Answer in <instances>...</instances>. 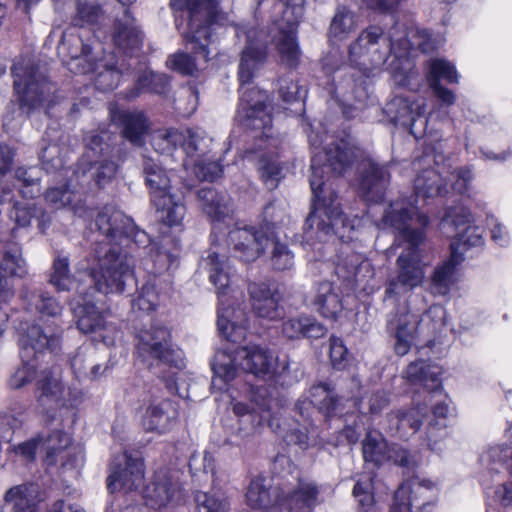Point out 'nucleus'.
<instances>
[{"instance_id": "1", "label": "nucleus", "mask_w": 512, "mask_h": 512, "mask_svg": "<svg viewBox=\"0 0 512 512\" xmlns=\"http://www.w3.org/2000/svg\"><path fill=\"white\" fill-rule=\"evenodd\" d=\"M358 156L359 149L350 139H339L312 157L310 186L313 204L304 224L308 241L325 242L333 236L341 240L350 239L349 232L353 226L340 209L328 170L334 175H343L352 168Z\"/></svg>"}, {"instance_id": "2", "label": "nucleus", "mask_w": 512, "mask_h": 512, "mask_svg": "<svg viewBox=\"0 0 512 512\" xmlns=\"http://www.w3.org/2000/svg\"><path fill=\"white\" fill-rule=\"evenodd\" d=\"M96 226L109 242L96 243L93 251L98 268H92L89 275L98 292L122 293L127 280L132 279L133 260L119 245L134 243L146 248L151 239L145 231L136 227L130 217L111 206L104 207L98 213Z\"/></svg>"}, {"instance_id": "3", "label": "nucleus", "mask_w": 512, "mask_h": 512, "mask_svg": "<svg viewBox=\"0 0 512 512\" xmlns=\"http://www.w3.org/2000/svg\"><path fill=\"white\" fill-rule=\"evenodd\" d=\"M382 224L398 231L399 237L408 244L396 260L397 274L389 281L385 291L389 297L401 296L420 286L425 278L419 247L425 241L429 218L419 213L412 203L401 199L388 206Z\"/></svg>"}, {"instance_id": "4", "label": "nucleus", "mask_w": 512, "mask_h": 512, "mask_svg": "<svg viewBox=\"0 0 512 512\" xmlns=\"http://www.w3.org/2000/svg\"><path fill=\"white\" fill-rule=\"evenodd\" d=\"M415 47L423 53L435 49L429 33L425 30L406 33L402 26L396 24L390 29L388 37H385L381 27L369 26L350 45L349 55L354 62L367 57L368 64L377 67L383 64L391 53L400 57Z\"/></svg>"}, {"instance_id": "5", "label": "nucleus", "mask_w": 512, "mask_h": 512, "mask_svg": "<svg viewBox=\"0 0 512 512\" xmlns=\"http://www.w3.org/2000/svg\"><path fill=\"white\" fill-rule=\"evenodd\" d=\"M171 6L187 13L184 40L192 49H200L203 58L211 54L210 45L218 29L232 28L236 37H239L240 26L232 15L220 8L219 0H171Z\"/></svg>"}, {"instance_id": "6", "label": "nucleus", "mask_w": 512, "mask_h": 512, "mask_svg": "<svg viewBox=\"0 0 512 512\" xmlns=\"http://www.w3.org/2000/svg\"><path fill=\"white\" fill-rule=\"evenodd\" d=\"M61 49L70 56V70L86 74L95 73L96 88L101 91L113 90L117 87L122 69L113 53L100 56L103 52L101 44L94 38L84 40L83 36L65 32L61 40Z\"/></svg>"}, {"instance_id": "7", "label": "nucleus", "mask_w": 512, "mask_h": 512, "mask_svg": "<svg viewBox=\"0 0 512 512\" xmlns=\"http://www.w3.org/2000/svg\"><path fill=\"white\" fill-rule=\"evenodd\" d=\"M11 70L14 91L23 112L30 114L55 102V85L39 66L22 61L15 63Z\"/></svg>"}, {"instance_id": "8", "label": "nucleus", "mask_w": 512, "mask_h": 512, "mask_svg": "<svg viewBox=\"0 0 512 512\" xmlns=\"http://www.w3.org/2000/svg\"><path fill=\"white\" fill-rule=\"evenodd\" d=\"M136 351L143 361L156 360L180 368L182 354L172 343L170 330L161 324H151L136 334Z\"/></svg>"}, {"instance_id": "9", "label": "nucleus", "mask_w": 512, "mask_h": 512, "mask_svg": "<svg viewBox=\"0 0 512 512\" xmlns=\"http://www.w3.org/2000/svg\"><path fill=\"white\" fill-rule=\"evenodd\" d=\"M144 464L138 453L123 452L110 465L107 488L111 493L132 491L143 484Z\"/></svg>"}, {"instance_id": "10", "label": "nucleus", "mask_w": 512, "mask_h": 512, "mask_svg": "<svg viewBox=\"0 0 512 512\" xmlns=\"http://www.w3.org/2000/svg\"><path fill=\"white\" fill-rule=\"evenodd\" d=\"M246 38V47L241 53L238 80L243 87L250 84L255 73L260 69L266 60L267 34L263 29L240 27L239 35Z\"/></svg>"}, {"instance_id": "11", "label": "nucleus", "mask_w": 512, "mask_h": 512, "mask_svg": "<svg viewBox=\"0 0 512 512\" xmlns=\"http://www.w3.org/2000/svg\"><path fill=\"white\" fill-rule=\"evenodd\" d=\"M240 103L238 117L242 125L248 129L261 130V135H266L265 130L271 126L272 118L266 111L267 94L258 88H247L240 85Z\"/></svg>"}, {"instance_id": "12", "label": "nucleus", "mask_w": 512, "mask_h": 512, "mask_svg": "<svg viewBox=\"0 0 512 512\" xmlns=\"http://www.w3.org/2000/svg\"><path fill=\"white\" fill-rule=\"evenodd\" d=\"M270 232L252 226L233 227L227 236V245L233 255L245 262L256 260L265 251Z\"/></svg>"}, {"instance_id": "13", "label": "nucleus", "mask_w": 512, "mask_h": 512, "mask_svg": "<svg viewBox=\"0 0 512 512\" xmlns=\"http://www.w3.org/2000/svg\"><path fill=\"white\" fill-rule=\"evenodd\" d=\"M433 489L430 481L412 477L403 482L394 493L390 512H418L429 501Z\"/></svg>"}, {"instance_id": "14", "label": "nucleus", "mask_w": 512, "mask_h": 512, "mask_svg": "<svg viewBox=\"0 0 512 512\" xmlns=\"http://www.w3.org/2000/svg\"><path fill=\"white\" fill-rule=\"evenodd\" d=\"M41 447L46 452L45 461L49 465L60 462L64 467H77L83 459L79 449L70 447V437L62 430H54L46 435H39Z\"/></svg>"}, {"instance_id": "15", "label": "nucleus", "mask_w": 512, "mask_h": 512, "mask_svg": "<svg viewBox=\"0 0 512 512\" xmlns=\"http://www.w3.org/2000/svg\"><path fill=\"white\" fill-rule=\"evenodd\" d=\"M390 183L388 166L368 160L362 167L359 176V195L367 202L377 203L384 199Z\"/></svg>"}, {"instance_id": "16", "label": "nucleus", "mask_w": 512, "mask_h": 512, "mask_svg": "<svg viewBox=\"0 0 512 512\" xmlns=\"http://www.w3.org/2000/svg\"><path fill=\"white\" fill-rule=\"evenodd\" d=\"M248 293L253 312L258 317L276 320L283 316L284 309L280 305L282 296L276 286L266 282H254L249 284Z\"/></svg>"}, {"instance_id": "17", "label": "nucleus", "mask_w": 512, "mask_h": 512, "mask_svg": "<svg viewBox=\"0 0 512 512\" xmlns=\"http://www.w3.org/2000/svg\"><path fill=\"white\" fill-rule=\"evenodd\" d=\"M36 387L39 391L37 401L40 406L55 409L62 405L65 385L62 381L61 367L55 363L42 367L37 376Z\"/></svg>"}, {"instance_id": "18", "label": "nucleus", "mask_w": 512, "mask_h": 512, "mask_svg": "<svg viewBox=\"0 0 512 512\" xmlns=\"http://www.w3.org/2000/svg\"><path fill=\"white\" fill-rule=\"evenodd\" d=\"M112 38L115 46L126 54H132L140 49L144 34L128 8H122L121 12L116 14Z\"/></svg>"}, {"instance_id": "19", "label": "nucleus", "mask_w": 512, "mask_h": 512, "mask_svg": "<svg viewBox=\"0 0 512 512\" xmlns=\"http://www.w3.org/2000/svg\"><path fill=\"white\" fill-rule=\"evenodd\" d=\"M21 359L37 361L38 357L49 351V357L56 353L60 346L57 335H47L39 325H32L19 340Z\"/></svg>"}, {"instance_id": "20", "label": "nucleus", "mask_w": 512, "mask_h": 512, "mask_svg": "<svg viewBox=\"0 0 512 512\" xmlns=\"http://www.w3.org/2000/svg\"><path fill=\"white\" fill-rule=\"evenodd\" d=\"M444 315V311L441 307L434 306L427 310L426 314L422 319L418 315L406 312L399 316L396 325L395 333V345L394 349L396 354L399 356L406 355L413 343L414 338L419 333V325L426 318L439 317Z\"/></svg>"}, {"instance_id": "21", "label": "nucleus", "mask_w": 512, "mask_h": 512, "mask_svg": "<svg viewBox=\"0 0 512 512\" xmlns=\"http://www.w3.org/2000/svg\"><path fill=\"white\" fill-rule=\"evenodd\" d=\"M241 369L256 377H271L277 370V358L267 348L259 345L238 347Z\"/></svg>"}, {"instance_id": "22", "label": "nucleus", "mask_w": 512, "mask_h": 512, "mask_svg": "<svg viewBox=\"0 0 512 512\" xmlns=\"http://www.w3.org/2000/svg\"><path fill=\"white\" fill-rule=\"evenodd\" d=\"M181 490L178 479L166 471H158L153 482L148 485L144 497L153 508L165 507L180 498Z\"/></svg>"}, {"instance_id": "23", "label": "nucleus", "mask_w": 512, "mask_h": 512, "mask_svg": "<svg viewBox=\"0 0 512 512\" xmlns=\"http://www.w3.org/2000/svg\"><path fill=\"white\" fill-rule=\"evenodd\" d=\"M305 302L326 318L336 319L343 310L341 292L329 281L317 283Z\"/></svg>"}, {"instance_id": "24", "label": "nucleus", "mask_w": 512, "mask_h": 512, "mask_svg": "<svg viewBox=\"0 0 512 512\" xmlns=\"http://www.w3.org/2000/svg\"><path fill=\"white\" fill-rule=\"evenodd\" d=\"M178 406L169 399L151 403L145 411L142 424L147 431L159 434L170 431L178 419Z\"/></svg>"}, {"instance_id": "25", "label": "nucleus", "mask_w": 512, "mask_h": 512, "mask_svg": "<svg viewBox=\"0 0 512 512\" xmlns=\"http://www.w3.org/2000/svg\"><path fill=\"white\" fill-rule=\"evenodd\" d=\"M117 168V164L111 160L91 163L83 159L74 170V177L80 188L85 191L92 181L100 187L109 183L114 178Z\"/></svg>"}, {"instance_id": "26", "label": "nucleus", "mask_w": 512, "mask_h": 512, "mask_svg": "<svg viewBox=\"0 0 512 512\" xmlns=\"http://www.w3.org/2000/svg\"><path fill=\"white\" fill-rule=\"evenodd\" d=\"M384 113L394 125L413 128L418 118L425 114L423 100L410 101L403 96H396L386 103Z\"/></svg>"}, {"instance_id": "27", "label": "nucleus", "mask_w": 512, "mask_h": 512, "mask_svg": "<svg viewBox=\"0 0 512 512\" xmlns=\"http://www.w3.org/2000/svg\"><path fill=\"white\" fill-rule=\"evenodd\" d=\"M217 327L220 334L227 341L239 343L246 338L248 320L244 311L224 307V301L220 299Z\"/></svg>"}, {"instance_id": "28", "label": "nucleus", "mask_w": 512, "mask_h": 512, "mask_svg": "<svg viewBox=\"0 0 512 512\" xmlns=\"http://www.w3.org/2000/svg\"><path fill=\"white\" fill-rule=\"evenodd\" d=\"M319 490L313 483H301L292 491L279 488L277 504L287 512H302L315 507L318 502Z\"/></svg>"}, {"instance_id": "29", "label": "nucleus", "mask_w": 512, "mask_h": 512, "mask_svg": "<svg viewBox=\"0 0 512 512\" xmlns=\"http://www.w3.org/2000/svg\"><path fill=\"white\" fill-rule=\"evenodd\" d=\"M83 192L84 190L78 185L73 173L64 187L48 189L45 192V200L56 209L69 207L76 215L83 217L86 213L82 202Z\"/></svg>"}, {"instance_id": "30", "label": "nucleus", "mask_w": 512, "mask_h": 512, "mask_svg": "<svg viewBox=\"0 0 512 512\" xmlns=\"http://www.w3.org/2000/svg\"><path fill=\"white\" fill-rule=\"evenodd\" d=\"M45 499L37 483H24L8 489L4 501L12 505V512H38L39 504Z\"/></svg>"}, {"instance_id": "31", "label": "nucleus", "mask_w": 512, "mask_h": 512, "mask_svg": "<svg viewBox=\"0 0 512 512\" xmlns=\"http://www.w3.org/2000/svg\"><path fill=\"white\" fill-rule=\"evenodd\" d=\"M143 174L150 190L151 202L164 205L165 201H169L166 195L171 193L170 178L161 165L151 158H146L143 162Z\"/></svg>"}, {"instance_id": "32", "label": "nucleus", "mask_w": 512, "mask_h": 512, "mask_svg": "<svg viewBox=\"0 0 512 512\" xmlns=\"http://www.w3.org/2000/svg\"><path fill=\"white\" fill-rule=\"evenodd\" d=\"M296 33L297 22H287L278 26V32L273 37L281 61L288 67H296L301 56Z\"/></svg>"}, {"instance_id": "33", "label": "nucleus", "mask_w": 512, "mask_h": 512, "mask_svg": "<svg viewBox=\"0 0 512 512\" xmlns=\"http://www.w3.org/2000/svg\"><path fill=\"white\" fill-rule=\"evenodd\" d=\"M197 199L203 212L213 221H221L229 217L233 209L230 197L212 187H203L197 191Z\"/></svg>"}, {"instance_id": "34", "label": "nucleus", "mask_w": 512, "mask_h": 512, "mask_svg": "<svg viewBox=\"0 0 512 512\" xmlns=\"http://www.w3.org/2000/svg\"><path fill=\"white\" fill-rule=\"evenodd\" d=\"M463 261V251L458 242L451 243L450 258L437 266L431 277V290L434 294L446 295L453 283L455 267Z\"/></svg>"}, {"instance_id": "35", "label": "nucleus", "mask_w": 512, "mask_h": 512, "mask_svg": "<svg viewBox=\"0 0 512 512\" xmlns=\"http://www.w3.org/2000/svg\"><path fill=\"white\" fill-rule=\"evenodd\" d=\"M327 333V328L309 315L289 318L282 324V334L290 340L300 338L319 339Z\"/></svg>"}, {"instance_id": "36", "label": "nucleus", "mask_w": 512, "mask_h": 512, "mask_svg": "<svg viewBox=\"0 0 512 512\" xmlns=\"http://www.w3.org/2000/svg\"><path fill=\"white\" fill-rule=\"evenodd\" d=\"M203 264L209 272L211 283L217 288L219 294H225L229 287L232 276V267L227 257L217 249L211 248L208 255L203 259Z\"/></svg>"}, {"instance_id": "37", "label": "nucleus", "mask_w": 512, "mask_h": 512, "mask_svg": "<svg viewBox=\"0 0 512 512\" xmlns=\"http://www.w3.org/2000/svg\"><path fill=\"white\" fill-rule=\"evenodd\" d=\"M241 358L238 357V347L234 350L229 348L219 349L216 351L211 367L214 373L212 381L213 386H216V381L220 380L223 384H227L234 380L238 375Z\"/></svg>"}, {"instance_id": "38", "label": "nucleus", "mask_w": 512, "mask_h": 512, "mask_svg": "<svg viewBox=\"0 0 512 512\" xmlns=\"http://www.w3.org/2000/svg\"><path fill=\"white\" fill-rule=\"evenodd\" d=\"M111 118L122 126L123 136L134 145H141L143 136L148 128L144 115L140 112L111 110Z\"/></svg>"}, {"instance_id": "39", "label": "nucleus", "mask_w": 512, "mask_h": 512, "mask_svg": "<svg viewBox=\"0 0 512 512\" xmlns=\"http://www.w3.org/2000/svg\"><path fill=\"white\" fill-rule=\"evenodd\" d=\"M420 407L409 410H397L387 415L389 430L393 435L401 438L416 433L422 423L425 411Z\"/></svg>"}, {"instance_id": "40", "label": "nucleus", "mask_w": 512, "mask_h": 512, "mask_svg": "<svg viewBox=\"0 0 512 512\" xmlns=\"http://www.w3.org/2000/svg\"><path fill=\"white\" fill-rule=\"evenodd\" d=\"M277 493H279V488H275L272 493L265 484L264 478L256 477L251 480L247 488L246 503L252 509L260 512H277L274 507L277 503Z\"/></svg>"}, {"instance_id": "41", "label": "nucleus", "mask_w": 512, "mask_h": 512, "mask_svg": "<svg viewBox=\"0 0 512 512\" xmlns=\"http://www.w3.org/2000/svg\"><path fill=\"white\" fill-rule=\"evenodd\" d=\"M441 373L440 366L424 360L410 363L406 370V376L410 382L422 385L431 392L441 388Z\"/></svg>"}, {"instance_id": "42", "label": "nucleus", "mask_w": 512, "mask_h": 512, "mask_svg": "<svg viewBox=\"0 0 512 512\" xmlns=\"http://www.w3.org/2000/svg\"><path fill=\"white\" fill-rule=\"evenodd\" d=\"M9 218L17 227L21 228L28 227L32 219H36L41 233H44L51 223L50 215L43 208L35 204L20 202L14 203L9 211Z\"/></svg>"}, {"instance_id": "43", "label": "nucleus", "mask_w": 512, "mask_h": 512, "mask_svg": "<svg viewBox=\"0 0 512 512\" xmlns=\"http://www.w3.org/2000/svg\"><path fill=\"white\" fill-rule=\"evenodd\" d=\"M77 327L83 333H93L105 327V316L95 304L82 299L72 308Z\"/></svg>"}, {"instance_id": "44", "label": "nucleus", "mask_w": 512, "mask_h": 512, "mask_svg": "<svg viewBox=\"0 0 512 512\" xmlns=\"http://www.w3.org/2000/svg\"><path fill=\"white\" fill-rule=\"evenodd\" d=\"M312 397L314 408L324 417L326 421L337 414L339 397L334 388L327 383H320L311 387L309 391Z\"/></svg>"}, {"instance_id": "45", "label": "nucleus", "mask_w": 512, "mask_h": 512, "mask_svg": "<svg viewBox=\"0 0 512 512\" xmlns=\"http://www.w3.org/2000/svg\"><path fill=\"white\" fill-rule=\"evenodd\" d=\"M416 198L436 197L447 192L441 175L434 169L423 170L414 181Z\"/></svg>"}, {"instance_id": "46", "label": "nucleus", "mask_w": 512, "mask_h": 512, "mask_svg": "<svg viewBox=\"0 0 512 512\" xmlns=\"http://www.w3.org/2000/svg\"><path fill=\"white\" fill-rule=\"evenodd\" d=\"M185 47L189 52H178L171 55L168 63L171 68L184 75H194L203 64H206L210 59V54L207 58H203L199 53L200 49H192L185 40Z\"/></svg>"}, {"instance_id": "47", "label": "nucleus", "mask_w": 512, "mask_h": 512, "mask_svg": "<svg viewBox=\"0 0 512 512\" xmlns=\"http://www.w3.org/2000/svg\"><path fill=\"white\" fill-rule=\"evenodd\" d=\"M265 242V250L270 249V265L278 271L289 270L294 266V253L288 245L281 242L273 232H270Z\"/></svg>"}, {"instance_id": "48", "label": "nucleus", "mask_w": 512, "mask_h": 512, "mask_svg": "<svg viewBox=\"0 0 512 512\" xmlns=\"http://www.w3.org/2000/svg\"><path fill=\"white\" fill-rule=\"evenodd\" d=\"M471 222V213L465 208L450 207L446 210L442 220L441 227L444 231L448 232L449 229L454 228L457 233L455 236L459 238L455 241L462 245H465L467 240H464V236L460 235L461 232H468L470 229L467 226Z\"/></svg>"}, {"instance_id": "49", "label": "nucleus", "mask_w": 512, "mask_h": 512, "mask_svg": "<svg viewBox=\"0 0 512 512\" xmlns=\"http://www.w3.org/2000/svg\"><path fill=\"white\" fill-rule=\"evenodd\" d=\"M0 269L10 276L23 277L27 274L26 262L18 243L10 242L4 246Z\"/></svg>"}, {"instance_id": "50", "label": "nucleus", "mask_w": 512, "mask_h": 512, "mask_svg": "<svg viewBox=\"0 0 512 512\" xmlns=\"http://www.w3.org/2000/svg\"><path fill=\"white\" fill-rule=\"evenodd\" d=\"M388 444L378 432L370 431L362 442L363 458L366 462L381 465L387 459Z\"/></svg>"}, {"instance_id": "51", "label": "nucleus", "mask_w": 512, "mask_h": 512, "mask_svg": "<svg viewBox=\"0 0 512 512\" xmlns=\"http://www.w3.org/2000/svg\"><path fill=\"white\" fill-rule=\"evenodd\" d=\"M24 297L31 311L52 317L58 316L62 311V306L47 292L42 290L27 291Z\"/></svg>"}, {"instance_id": "52", "label": "nucleus", "mask_w": 512, "mask_h": 512, "mask_svg": "<svg viewBox=\"0 0 512 512\" xmlns=\"http://www.w3.org/2000/svg\"><path fill=\"white\" fill-rule=\"evenodd\" d=\"M103 18L104 11L94 0H76L75 15L72 18L74 26H93Z\"/></svg>"}, {"instance_id": "53", "label": "nucleus", "mask_w": 512, "mask_h": 512, "mask_svg": "<svg viewBox=\"0 0 512 512\" xmlns=\"http://www.w3.org/2000/svg\"><path fill=\"white\" fill-rule=\"evenodd\" d=\"M169 201H165L164 205L153 204L159 213V219L170 227L180 226L186 214V207L182 202V198L173 193L166 195Z\"/></svg>"}, {"instance_id": "54", "label": "nucleus", "mask_w": 512, "mask_h": 512, "mask_svg": "<svg viewBox=\"0 0 512 512\" xmlns=\"http://www.w3.org/2000/svg\"><path fill=\"white\" fill-rule=\"evenodd\" d=\"M356 28L354 14L344 6L336 9L329 27V38L334 41L345 39Z\"/></svg>"}, {"instance_id": "55", "label": "nucleus", "mask_w": 512, "mask_h": 512, "mask_svg": "<svg viewBox=\"0 0 512 512\" xmlns=\"http://www.w3.org/2000/svg\"><path fill=\"white\" fill-rule=\"evenodd\" d=\"M185 134L183 130L168 128L154 132L152 145L161 154H169L178 146L183 148Z\"/></svg>"}, {"instance_id": "56", "label": "nucleus", "mask_w": 512, "mask_h": 512, "mask_svg": "<svg viewBox=\"0 0 512 512\" xmlns=\"http://www.w3.org/2000/svg\"><path fill=\"white\" fill-rule=\"evenodd\" d=\"M183 132L185 134L183 149L189 156H203L210 152L212 138L203 129L189 128Z\"/></svg>"}, {"instance_id": "57", "label": "nucleus", "mask_w": 512, "mask_h": 512, "mask_svg": "<svg viewBox=\"0 0 512 512\" xmlns=\"http://www.w3.org/2000/svg\"><path fill=\"white\" fill-rule=\"evenodd\" d=\"M180 241L178 239L164 236L152 257L157 265L158 271L169 269L176 262L179 256Z\"/></svg>"}, {"instance_id": "58", "label": "nucleus", "mask_w": 512, "mask_h": 512, "mask_svg": "<svg viewBox=\"0 0 512 512\" xmlns=\"http://www.w3.org/2000/svg\"><path fill=\"white\" fill-rule=\"evenodd\" d=\"M69 266V259L66 256L58 255L53 261L49 282L58 291H67L73 284V277Z\"/></svg>"}, {"instance_id": "59", "label": "nucleus", "mask_w": 512, "mask_h": 512, "mask_svg": "<svg viewBox=\"0 0 512 512\" xmlns=\"http://www.w3.org/2000/svg\"><path fill=\"white\" fill-rule=\"evenodd\" d=\"M257 169L260 177L267 186L272 190L277 187L280 179L281 168L275 156L267 153H262L257 161Z\"/></svg>"}, {"instance_id": "60", "label": "nucleus", "mask_w": 512, "mask_h": 512, "mask_svg": "<svg viewBox=\"0 0 512 512\" xmlns=\"http://www.w3.org/2000/svg\"><path fill=\"white\" fill-rule=\"evenodd\" d=\"M458 73L450 62L443 59H433L429 62V74L428 81L429 85L436 80H445L448 83L458 82Z\"/></svg>"}, {"instance_id": "61", "label": "nucleus", "mask_w": 512, "mask_h": 512, "mask_svg": "<svg viewBox=\"0 0 512 512\" xmlns=\"http://www.w3.org/2000/svg\"><path fill=\"white\" fill-rule=\"evenodd\" d=\"M96 360V351L91 347H81L71 359V368L79 379H86L90 365Z\"/></svg>"}, {"instance_id": "62", "label": "nucleus", "mask_w": 512, "mask_h": 512, "mask_svg": "<svg viewBox=\"0 0 512 512\" xmlns=\"http://www.w3.org/2000/svg\"><path fill=\"white\" fill-rule=\"evenodd\" d=\"M39 172L37 168L18 167L15 170V178L22 182L21 193L23 197L33 198L35 194L39 193Z\"/></svg>"}, {"instance_id": "63", "label": "nucleus", "mask_w": 512, "mask_h": 512, "mask_svg": "<svg viewBox=\"0 0 512 512\" xmlns=\"http://www.w3.org/2000/svg\"><path fill=\"white\" fill-rule=\"evenodd\" d=\"M329 343V357L332 367L340 371L346 369L350 363V354L343 340L331 336Z\"/></svg>"}, {"instance_id": "64", "label": "nucleus", "mask_w": 512, "mask_h": 512, "mask_svg": "<svg viewBox=\"0 0 512 512\" xmlns=\"http://www.w3.org/2000/svg\"><path fill=\"white\" fill-rule=\"evenodd\" d=\"M159 304V295L155 289V285L147 283L142 286L136 299L132 301L133 309H138L143 312H151Z\"/></svg>"}]
</instances>
